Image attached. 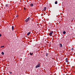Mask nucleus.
<instances>
[{"instance_id":"1a4fd4ad","label":"nucleus","mask_w":75,"mask_h":75,"mask_svg":"<svg viewBox=\"0 0 75 75\" xmlns=\"http://www.w3.org/2000/svg\"><path fill=\"white\" fill-rule=\"evenodd\" d=\"M12 31L14 30V26H12Z\"/></svg>"},{"instance_id":"f3484780","label":"nucleus","mask_w":75,"mask_h":75,"mask_svg":"<svg viewBox=\"0 0 75 75\" xmlns=\"http://www.w3.org/2000/svg\"><path fill=\"white\" fill-rule=\"evenodd\" d=\"M23 8H24V10H25V7H24Z\"/></svg>"},{"instance_id":"39448f33","label":"nucleus","mask_w":75,"mask_h":75,"mask_svg":"<svg viewBox=\"0 0 75 75\" xmlns=\"http://www.w3.org/2000/svg\"><path fill=\"white\" fill-rule=\"evenodd\" d=\"M59 45L60 46V47H62V44H61V43H60Z\"/></svg>"},{"instance_id":"412c9836","label":"nucleus","mask_w":75,"mask_h":75,"mask_svg":"<svg viewBox=\"0 0 75 75\" xmlns=\"http://www.w3.org/2000/svg\"><path fill=\"white\" fill-rule=\"evenodd\" d=\"M17 17V16H16V17Z\"/></svg>"},{"instance_id":"dca6fc26","label":"nucleus","mask_w":75,"mask_h":75,"mask_svg":"<svg viewBox=\"0 0 75 75\" xmlns=\"http://www.w3.org/2000/svg\"><path fill=\"white\" fill-rule=\"evenodd\" d=\"M1 47V48H2L3 47H4V46H2Z\"/></svg>"},{"instance_id":"6e6552de","label":"nucleus","mask_w":75,"mask_h":75,"mask_svg":"<svg viewBox=\"0 0 75 75\" xmlns=\"http://www.w3.org/2000/svg\"><path fill=\"white\" fill-rule=\"evenodd\" d=\"M46 9H47V8H46V7H45L44 8V11H46Z\"/></svg>"},{"instance_id":"423d86ee","label":"nucleus","mask_w":75,"mask_h":75,"mask_svg":"<svg viewBox=\"0 0 75 75\" xmlns=\"http://www.w3.org/2000/svg\"><path fill=\"white\" fill-rule=\"evenodd\" d=\"M65 61L66 62H68V58H66L65 59Z\"/></svg>"},{"instance_id":"aec40b11","label":"nucleus","mask_w":75,"mask_h":75,"mask_svg":"<svg viewBox=\"0 0 75 75\" xmlns=\"http://www.w3.org/2000/svg\"><path fill=\"white\" fill-rule=\"evenodd\" d=\"M40 65V64H38V65Z\"/></svg>"},{"instance_id":"20e7f679","label":"nucleus","mask_w":75,"mask_h":75,"mask_svg":"<svg viewBox=\"0 0 75 75\" xmlns=\"http://www.w3.org/2000/svg\"><path fill=\"white\" fill-rule=\"evenodd\" d=\"M30 7H33L34 6V4H31L30 5Z\"/></svg>"},{"instance_id":"0eeeda50","label":"nucleus","mask_w":75,"mask_h":75,"mask_svg":"<svg viewBox=\"0 0 75 75\" xmlns=\"http://www.w3.org/2000/svg\"><path fill=\"white\" fill-rule=\"evenodd\" d=\"M31 34V32H29L27 34V35H29Z\"/></svg>"},{"instance_id":"f03ea898","label":"nucleus","mask_w":75,"mask_h":75,"mask_svg":"<svg viewBox=\"0 0 75 75\" xmlns=\"http://www.w3.org/2000/svg\"><path fill=\"white\" fill-rule=\"evenodd\" d=\"M52 34H53V32L52 31L50 32V33H49L50 36H51V35Z\"/></svg>"},{"instance_id":"7ed1b4c3","label":"nucleus","mask_w":75,"mask_h":75,"mask_svg":"<svg viewBox=\"0 0 75 75\" xmlns=\"http://www.w3.org/2000/svg\"><path fill=\"white\" fill-rule=\"evenodd\" d=\"M40 67V66L37 65L36 66L35 68H38V67Z\"/></svg>"},{"instance_id":"9b49d317","label":"nucleus","mask_w":75,"mask_h":75,"mask_svg":"<svg viewBox=\"0 0 75 75\" xmlns=\"http://www.w3.org/2000/svg\"><path fill=\"white\" fill-rule=\"evenodd\" d=\"M58 4V2L57 1H56V2H55V4Z\"/></svg>"},{"instance_id":"4468645a","label":"nucleus","mask_w":75,"mask_h":75,"mask_svg":"<svg viewBox=\"0 0 75 75\" xmlns=\"http://www.w3.org/2000/svg\"><path fill=\"white\" fill-rule=\"evenodd\" d=\"M46 56H47H47H48V53L47 52L46 53Z\"/></svg>"},{"instance_id":"ddd939ff","label":"nucleus","mask_w":75,"mask_h":75,"mask_svg":"<svg viewBox=\"0 0 75 75\" xmlns=\"http://www.w3.org/2000/svg\"><path fill=\"white\" fill-rule=\"evenodd\" d=\"M30 55H32L33 54V53H30Z\"/></svg>"},{"instance_id":"f257e3e1","label":"nucleus","mask_w":75,"mask_h":75,"mask_svg":"<svg viewBox=\"0 0 75 75\" xmlns=\"http://www.w3.org/2000/svg\"><path fill=\"white\" fill-rule=\"evenodd\" d=\"M30 20V17H28L27 19L25 20V23H27L28 21Z\"/></svg>"},{"instance_id":"6ab92c4d","label":"nucleus","mask_w":75,"mask_h":75,"mask_svg":"<svg viewBox=\"0 0 75 75\" xmlns=\"http://www.w3.org/2000/svg\"><path fill=\"white\" fill-rule=\"evenodd\" d=\"M1 34H0V37H1Z\"/></svg>"},{"instance_id":"f8f14e48","label":"nucleus","mask_w":75,"mask_h":75,"mask_svg":"<svg viewBox=\"0 0 75 75\" xmlns=\"http://www.w3.org/2000/svg\"><path fill=\"white\" fill-rule=\"evenodd\" d=\"M63 33L64 34H66V32L65 31H64L63 32Z\"/></svg>"},{"instance_id":"a211bd4d","label":"nucleus","mask_w":75,"mask_h":75,"mask_svg":"<svg viewBox=\"0 0 75 75\" xmlns=\"http://www.w3.org/2000/svg\"><path fill=\"white\" fill-rule=\"evenodd\" d=\"M9 73H10V74H12V72H10V71L9 72Z\"/></svg>"},{"instance_id":"9d476101","label":"nucleus","mask_w":75,"mask_h":75,"mask_svg":"<svg viewBox=\"0 0 75 75\" xmlns=\"http://www.w3.org/2000/svg\"><path fill=\"white\" fill-rule=\"evenodd\" d=\"M9 6V5H8V4H7L5 6V7H8V6Z\"/></svg>"},{"instance_id":"2eb2a0df","label":"nucleus","mask_w":75,"mask_h":75,"mask_svg":"<svg viewBox=\"0 0 75 75\" xmlns=\"http://www.w3.org/2000/svg\"><path fill=\"white\" fill-rule=\"evenodd\" d=\"M2 55H4V52H2Z\"/></svg>"}]
</instances>
